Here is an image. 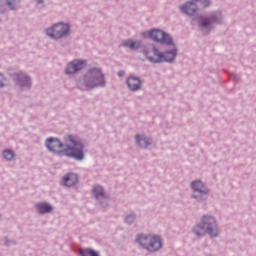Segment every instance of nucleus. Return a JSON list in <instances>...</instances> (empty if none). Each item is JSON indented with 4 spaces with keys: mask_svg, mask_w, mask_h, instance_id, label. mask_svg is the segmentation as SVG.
<instances>
[{
    "mask_svg": "<svg viewBox=\"0 0 256 256\" xmlns=\"http://www.w3.org/2000/svg\"><path fill=\"white\" fill-rule=\"evenodd\" d=\"M105 85V75L99 68L90 69L84 76V87L94 89V87H103Z\"/></svg>",
    "mask_w": 256,
    "mask_h": 256,
    "instance_id": "obj_1",
    "label": "nucleus"
},
{
    "mask_svg": "<svg viewBox=\"0 0 256 256\" xmlns=\"http://www.w3.org/2000/svg\"><path fill=\"white\" fill-rule=\"evenodd\" d=\"M65 145L66 148L64 149V153L67 157H73L74 159H78V161L83 159V144H81L76 137H66Z\"/></svg>",
    "mask_w": 256,
    "mask_h": 256,
    "instance_id": "obj_2",
    "label": "nucleus"
},
{
    "mask_svg": "<svg viewBox=\"0 0 256 256\" xmlns=\"http://www.w3.org/2000/svg\"><path fill=\"white\" fill-rule=\"evenodd\" d=\"M136 241L143 247V249H146V251H149L150 253H155V251H159L161 247L163 246V243L161 242V238L159 236H155L153 234H140Z\"/></svg>",
    "mask_w": 256,
    "mask_h": 256,
    "instance_id": "obj_3",
    "label": "nucleus"
},
{
    "mask_svg": "<svg viewBox=\"0 0 256 256\" xmlns=\"http://www.w3.org/2000/svg\"><path fill=\"white\" fill-rule=\"evenodd\" d=\"M194 233L201 237L208 233L210 237H217V222L211 216H203L201 226H195Z\"/></svg>",
    "mask_w": 256,
    "mask_h": 256,
    "instance_id": "obj_4",
    "label": "nucleus"
},
{
    "mask_svg": "<svg viewBox=\"0 0 256 256\" xmlns=\"http://www.w3.org/2000/svg\"><path fill=\"white\" fill-rule=\"evenodd\" d=\"M175 55H177L176 50L159 53L157 48H152L146 51V57L151 63H162V61L171 62L175 59Z\"/></svg>",
    "mask_w": 256,
    "mask_h": 256,
    "instance_id": "obj_5",
    "label": "nucleus"
},
{
    "mask_svg": "<svg viewBox=\"0 0 256 256\" xmlns=\"http://www.w3.org/2000/svg\"><path fill=\"white\" fill-rule=\"evenodd\" d=\"M46 35L51 37V39H61V37L69 35V25L63 23L54 24L52 27L46 29Z\"/></svg>",
    "mask_w": 256,
    "mask_h": 256,
    "instance_id": "obj_6",
    "label": "nucleus"
},
{
    "mask_svg": "<svg viewBox=\"0 0 256 256\" xmlns=\"http://www.w3.org/2000/svg\"><path fill=\"white\" fill-rule=\"evenodd\" d=\"M149 37L150 39H153V41H157L158 43H161L162 45H172L173 44V39L169 36V34L153 29L149 32Z\"/></svg>",
    "mask_w": 256,
    "mask_h": 256,
    "instance_id": "obj_7",
    "label": "nucleus"
},
{
    "mask_svg": "<svg viewBox=\"0 0 256 256\" xmlns=\"http://www.w3.org/2000/svg\"><path fill=\"white\" fill-rule=\"evenodd\" d=\"M87 62L84 60H74L70 62L66 67V73L68 75H73V73H77V71H81V69H85Z\"/></svg>",
    "mask_w": 256,
    "mask_h": 256,
    "instance_id": "obj_8",
    "label": "nucleus"
},
{
    "mask_svg": "<svg viewBox=\"0 0 256 256\" xmlns=\"http://www.w3.org/2000/svg\"><path fill=\"white\" fill-rule=\"evenodd\" d=\"M46 147L49 151H53L54 153H60L61 148L63 147V143L59 141V139L50 138L46 141Z\"/></svg>",
    "mask_w": 256,
    "mask_h": 256,
    "instance_id": "obj_9",
    "label": "nucleus"
},
{
    "mask_svg": "<svg viewBox=\"0 0 256 256\" xmlns=\"http://www.w3.org/2000/svg\"><path fill=\"white\" fill-rule=\"evenodd\" d=\"M182 13H185V15H194V13L199 9L197 7V3L195 0L186 2L184 6L180 7Z\"/></svg>",
    "mask_w": 256,
    "mask_h": 256,
    "instance_id": "obj_10",
    "label": "nucleus"
},
{
    "mask_svg": "<svg viewBox=\"0 0 256 256\" xmlns=\"http://www.w3.org/2000/svg\"><path fill=\"white\" fill-rule=\"evenodd\" d=\"M16 85H19V87H21V89H23L25 87L29 88V87H31V79L23 73L18 74L16 76Z\"/></svg>",
    "mask_w": 256,
    "mask_h": 256,
    "instance_id": "obj_11",
    "label": "nucleus"
},
{
    "mask_svg": "<svg viewBox=\"0 0 256 256\" xmlns=\"http://www.w3.org/2000/svg\"><path fill=\"white\" fill-rule=\"evenodd\" d=\"M191 187L193 191H197V193H200V195H207L209 193V190L207 187H205V184L201 182V180H196L191 183Z\"/></svg>",
    "mask_w": 256,
    "mask_h": 256,
    "instance_id": "obj_12",
    "label": "nucleus"
},
{
    "mask_svg": "<svg viewBox=\"0 0 256 256\" xmlns=\"http://www.w3.org/2000/svg\"><path fill=\"white\" fill-rule=\"evenodd\" d=\"M127 85L131 91H139V89H141V79L135 76H130L127 79Z\"/></svg>",
    "mask_w": 256,
    "mask_h": 256,
    "instance_id": "obj_13",
    "label": "nucleus"
},
{
    "mask_svg": "<svg viewBox=\"0 0 256 256\" xmlns=\"http://www.w3.org/2000/svg\"><path fill=\"white\" fill-rule=\"evenodd\" d=\"M77 181H79V178H77L76 174L70 173L62 178V185L65 187H73V185H76Z\"/></svg>",
    "mask_w": 256,
    "mask_h": 256,
    "instance_id": "obj_14",
    "label": "nucleus"
},
{
    "mask_svg": "<svg viewBox=\"0 0 256 256\" xmlns=\"http://www.w3.org/2000/svg\"><path fill=\"white\" fill-rule=\"evenodd\" d=\"M217 17L211 16V17H200L198 19V23L200 27H209V25H213V23H216Z\"/></svg>",
    "mask_w": 256,
    "mask_h": 256,
    "instance_id": "obj_15",
    "label": "nucleus"
},
{
    "mask_svg": "<svg viewBox=\"0 0 256 256\" xmlns=\"http://www.w3.org/2000/svg\"><path fill=\"white\" fill-rule=\"evenodd\" d=\"M36 209L38 213L45 214V213H50V211L53 210V207L48 203L42 202V203L36 204Z\"/></svg>",
    "mask_w": 256,
    "mask_h": 256,
    "instance_id": "obj_16",
    "label": "nucleus"
},
{
    "mask_svg": "<svg viewBox=\"0 0 256 256\" xmlns=\"http://www.w3.org/2000/svg\"><path fill=\"white\" fill-rule=\"evenodd\" d=\"M136 142L140 147H142V149H146V147L151 145V139L145 136L136 135Z\"/></svg>",
    "mask_w": 256,
    "mask_h": 256,
    "instance_id": "obj_17",
    "label": "nucleus"
},
{
    "mask_svg": "<svg viewBox=\"0 0 256 256\" xmlns=\"http://www.w3.org/2000/svg\"><path fill=\"white\" fill-rule=\"evenodd\" d=\"M123 47H128L129 49H139L141 47L140 41L126 40L122 42Z\"/></svg>",
    "mask_w": 256,
    "mask_h": 256,
    "instance_id": "obj_18",
    "label": "nucleus"
},
{
    "mask_svg": "<svg viewBox=\"0 0 256 256\" xmlns=\"http://www.w3.org/2000/svg\"><path fill=\"white\" fill-rule=\"evenodd\" d=\"M79 255L81 256H99V252L93 249H80Z\"/></svg>",
    "mask_w": 256,
    "mask_h": 256,
    "instance_id": "obj_19",
    "label": "nucleus"
},
{
    "mask_svg": "<svg viewBox=\"0 0 256 256\" xmlns=\"http://www.w3.org/2000/svg\"><path fill=\"white\" fill-rule=\"evenodd\" d=\"M3 157L6 161H11L15 157V153L12 150L6 149L3 151Z\"/></svg>",
    "mask_w": 256,
    "mask_h": 256,
    "instance_id": "obj_20",
    "label": "nucleus"
},
{
    "mask_svg": "<svg viewBox=\"0 0 256 256\" xmlns=\"http://www.w3.org/2000/svg\"><path fill=\"white\" fill-rule=\"evenodd\" d=\"M93 193H94V196L96 197V199H100V197H103V195H104L103 188H101V186H95L93 188Z\"/></svg>",
    "mask_w": 256,
    "mask_h": 256,
    "instance_id": "obj_21",
    "label": "nucleus"
},
{
    "mask_svg": "<svg viewBox=\"0 0 256 256\" xmlns=\"http://www.w3.org/2000/svg\"><path fill=\"white\" fill-rule=\"evenodd\" d=\"M196 3V6L198 7H209L211 5V2L209 0H194Z\"/></svg>",
    "mask_w": 256,
    "mask_h": 256,
    "instance_id": "obj_22",
    "label": "nucleus"
},
{
    "mask_svg": "<svg viewBox=\"0 0 256 256\" xmlns=\"http://www.w3.org/2000/svg\"><path fill=\"white\" fill-rule=\"evenodd\" d=\"M9 9L15 10L19 5V0H6Z\"/></svg>",
    "mask_w": 256,
    "mask_h": 256,
    "instance_id": "obj_23",
    "label": "nucleus"
},
{
    "mask_svg": "<svg viewBox=\"0 0 256 256\" xmlns=\"http://www.w3.org/2000/svg\"><path fill=\"white\" fill-rule=\"evenodd\" d=\"M0 87H3V74H0Z\"/></svg>",
    "mask_w": 256,
    "mask_h": 256,
    "instance_id": "obj_24",
    "label": "nucleus"
},
{
    "mask_svg": "<svg viewBox=\"0 0 256 256\" xmlns=\"http://www.w3.org/2000/svg\"><path fill=\"white\" fill-rule=\"evenodd\" d=\"M118 75H119V77H123V75H125V72L120 71V72H118Z\"/></svg>",
    "mask_w": 256,
    "mask_h": 256,
    "instance_id": "obj_25",
    "label": "nucleus"
},
{
    "mask_svg": "<svg viewBox=\"0 0 256 256\" xmlns=\"http://www.w3.org/2000/svg\"><path fill=\"white\" fill-rule=\"evenodd\" d=\"M129 219H133V216H128V217L126 218L127 223H129Z\"/></svg>",
    "mask_w": 256,
    "mask_h": 256,
    "instance_id": "obj_26",
    "label": "nucleus"
},
{
    "mask_svg": "<svg viewBox=\"0 0 256 256\" xmlns=\"http://www.w3.org/2000/svg\"><path fill=\"white\" fill-rule=\"evenodd\" d=\"M37 3H43V0H37Z\"/></svg>",
    "mask_w": 256,
    "mask_h": 256,
    "instance_id": "obj_27",
    "label": "nucleus"
}]
</instances>
